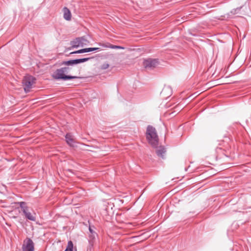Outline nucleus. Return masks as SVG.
<instances>
[{
	"label": "nucleus",
	"mask_w": 251,
	"mask_h": 251,
	"mask_svg": "<svg viewBox=\"0 0 251 251\" xmlns=\"http://www.w3.org/2000/svg\"><path fill=\"white\" fill-rule=\"evenodd\" d=\"M18 203L20 205V206L25 216V217L30 221H36V214L35 213H31L29 208L26 205V203L24 201L19 202Z\"/></svg>",
	"instance_id": "f03ea898"
},
{
	"label": "nucleus",
	"mask_w": 251,
	"mask_h": 251,
	"mask_svg": "<svg viewBox=\"0 0 251 251\" xmlns=\"http://www.w3.org/2000/svg\"><path fill=\"white\" fill-rule=\"evenodd\" d=\"M166 151L165 148L164 147L160 146L157 149L156 154L158 156L163 158Z\"/></svg>",
	"instance_id": "9d476101"
},
{
	"label": "nucleus",
	"mask_w": 251,
	"mask_h": 251,
	"mask_svg": "<svg viewBox=\"0 0 251 251\" xmlns=\"http://www.w3.org/2000/svg\"><path fill=\"white\" fill-rule=\"evenodd\" d=\"M109 65L108 63H104L101 66V69L102 70H105L109 67Z\"/></svg>",
	"instance_id": "a211bd4d"
},
{
	"label": "nucleus",
	"mask_w": 251,
	"mask_h": 251,
	"mask_svg": "<svg viewBox=\"0 0 251 251\" xmlns=\"http://www.w3.org/2000/svg\"><path fill=\"white\" fill-rule=\"evenodd\" d=\"M64 18L67 21H69L71 19V14L70 10L66 7L63 8Z\"/></svg>",
	"instance_id": "9b49d317"
},
{
	"label": "nucleus",
	"mask_w": 251,
	"mask_h": 251,
	"mask_svg": "<svg viewBox=\"0 0 251 251\" xmlns=\"http://www.w3.org/2000/svg\"><path fill=\"white\" fill-rule=\"evenodd\" d=\"M89 230L90 231V233H95V232L94 231V230L92 229V227L91 226H89Z\"/></svg>",
	"instance_id": "4be33fe9"
},
{
	"label": "nucleus",
	"mask_w": 251,
	"mask_h": 251,
	"mask_svg": "<svg viewBox=\"0 0 251 251\" xmlns=\"http://www.w3.org/2000/svg\"><path fill=\"white\" fill-rule=\"evenodd\" d=\"M100 46H101L103 47L108 48H111V49H124V47H122L121 46L113 45H111L109 44H100Z\"/></svg>",
	"instance_id": "ddd939ff"
},
{
	"label": "nucleus",
	"mask_w": 251,
	"mask_h": 251,
	"mask_svg": "<svg viewBox=\"0 0 251 251\" xmlns=\"http://www.w3.org/2000/svg\"><path fill=\"white\" fill-rule=\"evenodd\" d=\"M96 235H97V233L96 232L90 234V235L89 236V242L90 244H91V245L93 244L94 240L95 239Z\"/></svg>",
	"instance_id": "4468645a"
},
{
	"label": "nucleus",
	"mask_w": 251,
	"mask_h": 251,
	"mask_svg": "<svg viewBox=\"0 0 251 251\" xmlns=\"http://www.w3.org/2000/svg\"><path fill=\"white\" fill-rule=\"evenodd\" d=\"M78 64V61L77 60V59H74V60H70L67 61H63L61 65H66V66H70V65H73L75 64Z\"/></svg>",
	"instance_id": "f8f14e48"
},
{
	"label": "nucleus",
	"mask_w": 251,
	"mask_h": 251,
	"mask_svg": "<svg viewBox=\"0 0 251 251\" xmlns=\"http://www.w3.org/2000/svg\"><path fill=\"white\" fill-rule=\"evenodd\" d=\"M86 52H90V51L98 50H99V48H86Z\"/></svg>",
	"instance_id": "f3484780"
},
{
	"label": "nucleus",
	"mask_w": 251,
	"mask_h": 251,
	"mask_svg": "<svg viewBox=\"0 0 251 251\" xmlns=\"http://www.w3.org/2000/svg\"><path fill=\"white\" fill-rule=\"evenodd\" d=\"M66 142L70 146L75 147V139L73 135L71 133H67L65 136Z\"/></svg>",
	"instance_id": "0eeeda50"
},
{
	"label": "nucleus",
	"mask_w": 251,
	"mask_h": 251,
	"mask_svg": "<svg viewBox=\"0 0 251 251\" xmlns=\"http://www.w3.org/2000/svg\"><path fill=\"white\" fill-rule=\"evenodd\" d=\"M73 244L71 241H70L68 243L67 248L65 251H73Z\"/></svg>",
	"instance_id": "2eb2a0df"
},
{
	"label": "nucleus",
	"mask_w": 251,
	"mask_h": 251,
	"mask_svg": "<svg viewBox=\"0 0 251 251\" xmlns=\"http://www.w3.org/2000/svg\"><path fill=\"white\" fill-rule=\"evenodd\" d=\"M84 52H86V48L85 49H81V50H79V53H84Z\"/></svg>",
	"instance_id": "aec40b11"
},
{
	"label": "nucleus",
	"mask_w": 251,
	"mask_h": 251,
	"mask_svg": "<svg viewBox=\"0 0 251 251\" xmlns=\"http://www.w3.org/2000/svg\"><path fill=\"white\" fill-rule=\"evenodd\" d=\"M82 40H83V38H77L75 40L72 41L71 44L73 48H77L82 43Z\"/></svg>",
	"instance_id": "1a4fd4ad"
},
{
	"label": "nucleus",
	"mask_w": 251,
	"mask_h": 251,
	"mask_svg": "<svg viewBox=\"0 0 251 251\" xmlns=\"http://www.w3.org/2000/svg\"><path fill=\"white\" fill-rule=\"evenodd\" d=\"M84 52H86V48L85 49H81V50H79V53H84Z\"/></svg>",
	"instance_id": "412c9836"
},
{
	"label": "nucleus",
	"mask_w": 251,
	"mask_h": 251,
	"mask_svg": "<svg viewBox=\"0 0 251 251\" xmlns=\"http://www.w3.org/2000/svg\"><path fill=\"white\" fill-rule=\"evenodd\" d=\"M35 78L29 75H26L23 79V84L26 93L28 92L31 88L32 85L35 83Z\"/></svg>",
	"instance_id": "20e7f679"
},
{
	"label": "nucleus",
	"mask_w": 251,
	"mask_h": 251,
	"mask_svg": "<svg viewBox=\"0 0 251 251\" xmlns=\"http://www.w3.org/2000/svg\"><path fill=\"white\" fill-rule=\"evenodd\" d=\"M52 77L55 79L68 80L74 78H77L78 77L75 76L67 75L61 69H57L52 74Z\"/></svg>",
	"instance_id": "7ed1b4c3"
},
{
	"label": "nucleus",
	"mask_w": 251,
	"mask_h": 251,
	"mask_svg": "<svg viewBox=\"0 0 251 251\" xmlns=\"http://www.w3.org/2000/svg\"><path fill=\"white\" fill-rule=\"evenodd\" d=\"M61 69L63 71V72L65 74L68 73V71L70 70V68L68 67H62V68H61Z\"/></svg>",
	"instance_id": "6ab92c4d"
},
{
	"label": "nucleus",
	"mask_w": 251,
	"mask_h": 251,
	"mask_svg": "<svg viewBox=\"0 0 251 251\" xmlns=\"http://www.w3.org/2000/svg\"><path fill=\"white\" fill-rule=\"evenodd\" d=\"M172 94V90L171 88L169 86H165L161 92V94L165 98L170 97Z\"/></svg>",
	"instance_id": "6e6552de"
},
{
	"label": "nucleus",
	"mask_w": 251,
	"mask_h": 251,
	"mask_svg": "<svg viewBox=\"0 0 251 251\" xmlns=\"http://www.w3.org/2000/svg\"><path fill=\"white\" fill-rule=\"evenodd\" d=\"M158 64V59H148L144 60L143 62L144 66L146 68H153L155 67Z\"/></svg>",
	"instance_id": "423d86ee"
},
{
	"label": "nucleus",
	"mask_w": 251,
	"mask_h": 251,
	"mask_svg": "<svg viewBox=\"0 0 251 251\" xmlns=\"http://www.w3.org/2000/svg\"><path fill=\"white\" fill-rule=\"evenodd\" d=\"M146 137L149 143L156 148L158 143V137L155 128L151 126H148L147 128Z\"/></svg>",
	"instance_id": "f257e3e1"
},
{
	"label": "nucleus",
	"mask_w": 251,
	"mask_h": 251,
	"mask_svg": "<svg viewBox=\"0 0 251 251\" xmlns=\"http://www.w3.org/2000/svg\"><path fill=\"white\" fill-rule=\"evenodd\" d=\"M23 251H34V243L30 238H26L24 241L22 246Z\"/></svg>",
	"instance_id": "39448f33"
},
{
	"label": "nucleus",
	"mask_w": 251,
	"mask_h": 251,
	"mask_svg": "<svg viewBox=\"0 0 251 251\" xmlns=\"http://www.w3.org/2000/svg\"><path fill=\"white\" fill-rule=\"evenodd\" d=\"M76 53H79V50L70 53V54H76Z\"/></svg>",
	"instance_id": "5701e85b"
},
{
	"label": "nucleus",
	"mask_w": 251,
	"mask_h": 251,
	"mask_svg": "<svg viewBox=\"0 0 251 251\" xmlns=\"http://www.w3.org/2000/svg\"><path fill=\"white\" fill-rule=\"evenodd\" d=\"M90 59V58H81V59H77V60L78 61V64H79V63H83L86 61H87Z\"/></svg>",
	"instance_id": "dca6fc26"
}]
</instances>
